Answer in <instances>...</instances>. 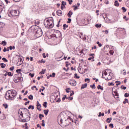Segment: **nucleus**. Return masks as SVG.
I'll list each match as a JSON object with an SVG mask.
<instances>
[{"label":"nucleus","instance_id":"obj_34","mask_svg":"<svg viewBox=\"0 0 129 129\" xmlns=\"http://www.w3.org/2000/svg\"><path fill=\"white\" fill-rule=\"evenodd\" d=\"M2 60L4 61V62H9V60H8L6 57L2 58Z\"/></svg>","mask_w":129,"mask_h":129},{"label":"nucleus","instance_id":"obj_9","mask_svg":"<svg viewBox=\"0 0 129 129\" xmlns=\"http://www.w3.org/2000/svg\"><path fill=\"white\" fill-rule=\"evenodd\" d=\"M16 72L17 73H18V76H22V73H21V72H22V70L21 69H18L16 70Z\"/></svg>","mask_w":129,"mask_h":129},{"label":"nucleus","instance_id":"obj_15","mask_svg":"<svg viewBox=\"0 0 129 129\" xmlns=\"http://www.w3.org/2000/svg\"><path fill=\"white\" fill-rule=\"evenodd\" d=\"M0 66H1V68H3L4 69L6 68L7 64H5L4 63H0Z\"/></svg>","mask_w":129,"mask_h":129},{"label":"nucleus","instance_id":"obj_2","mask_svg":"<svg viewBox=\"0 0 129 129\" xmlns=\"http://www.w3.org/2000/svg\"><path fill=\"white\" fill-rule=\"evenodd\" d=\"M54 21L53 18L48 19H45L44 21V25L47 29H52L54 27Z\"/></svg>","mask_w":129,"mask_h":129},{"label":"nucleus","instance_id":"obj_41","mask_svg":"<svg viewBox=\"0 0 129 129\" xmlns=\"http://www.w3.org/2000/svg\"><path fill=\"white\" fill-rule=\"evenodd\" d=\"M1 44L4 46H6V45H7V42H6L5 41H4L2 42V43H1Z\"/></svg>","mask_w":129,"mask_h":129},{"label":"nucleus","instance_id":"obj_50","mask_svg":"<svg viewBox=\"0 0 129 129\" xmlns=\"http://www.w3.org/2000/svg\"><path fill=\"white\" fill-rule=\"evenodd\" d=\"M74 7H75L74 8V11H76V10H78V6H73Z\"/></svg>","mask_w":129,"mask_h":129},{"label":"nucleus","instance_id":"obj_42","mask_svg":"<svg viewBox=\"0 0 129 129\" xmlns=\"http://www.w3.org/2000/svg\"><path fill=\"white\" fill-rule=\"evenodd\" d=\"M29 76H31V78H33L35 75V74L29 73Z\"/></svg>","mask_w":129,"mask_h":129},{"label":"nucleus","instance_id":"obj_52","mask_svg":"<svg viewBox=\"0 0 129 129\" xmlns=\"http://www.w3.org/2000/svg\"><path fill=\"white\" fill-rule=\"evenodd\" d=\"M66 98H67V96H66V95H64V96H63V97L62 98V101H64V100H65V99H66Z\"/></svg>","mask_w":129,"mask_h":129},{"label":"nucleus","instance_id":"obj_37","mask_svg":"<svg viewBox=\"0 0 129 129\" xmlns=\"http://www.w3.org/2000/svg\"><path fill=\"white\" fill-rule=\"evenodd\" d=\"M63 30H66V28H68V25H66V24H63Z\"/></svg>","mask_w":129,"mask_h":129},{"label":"nucleus","instance_id":"obj_20","mask_svg":"<svg viewBox=\"0 0 129 129\" xmlns=\"http://www.w3.org/2000/svg\"><path fill=\"white\" fill-rule=\"evenodd\" d=\"M97 89H100V90H103V87L101 86V85H99L97 86Z\"/></svg>","mask_w":129,"mask_h":129},{"label":"nucleus","instance_id":"obj_54","mask_svg":"<svg viewBox=\"0 0 129 129\" xmlns=\"http://www.w3.org/2000/svg\"><path fill=\"white\" fill-rule=\"evenodd\" d=\"M61 101V99L60 98H58V99L56 100V102H60Z\"/></svg>","mask_w":129,"mask_h":129},{"label":"nucleus","instance_id":"obj_24","mask_svg":"<svg viewBox=\"0 0 129 129\" xmlns=\"http://www.w3.org/2000/svg\"><path fill=\"white\" fill-rule=\"evenodd\" d=\"M28 98H29V99H30L31 100H33V99H34V97L32 95H30L28 96Z\"/></svg>","mask_w":129,"mask_h":129},{"label":"nucleus","instance_id":"obj_57","mask_svg":"<svg viewBox=\"0 0 129 129\" xmlns=\"http://www.w3.org/2000/svg\"><path fill=\"white\" fill-rule=\"evenodd\" d=\"M74 91H72L70 95V96H72V95H74Z\"/></svg>","mask_w":129,"mask_h":129},{"label":"nucleus","instance_id":"obj_4","mask_svg":"<svg viewBox=\"0 0 129 129\" xmlns=\"http://www.w3.org/2000/svg\"><path fill=\"white\" fill-rule=\"evenodd\" d=\"M20 15V11L17 10H12L10 11L9 14V16L11 18H13V17H18Z\"/></svg>","mask_w":129,"mask_h":129},{"label":"nucleus","instance_id":"obj_16","mask_svg":"<svg viewBox=\"0 0 129 129\" xmlns=\"http://www.w3.org/2000/svg\"><path fill=\"white\" fill-rule=\"evenodd\" d=\"M112 119V118H107V119L106 120V122L108 123H110V122L111 121V120Z\"/></svg>","mask_w":129,"mask_h":129},{"label":"nucleus","instance_id":"obj_10","mask_svg":"<svg viewBox=\"0 0 129 129\" xmlns=\"http://www.w3.org/2000/svg\"><path fill=\"white\" fill-rule=\"evenodd\" d=\"M112 79V76L109 74L108 75V77L105 79V80H106L107 81H109V80H111Z\"/></svg>","mask_w":129,"mask_h":129},{"label":"nucleus","instance_id":"obj_56","mask_svg":"<svg viewBox=\"0 0 129 129\" xmlns=\"http://www.w3.org/2000/svg\"><path fill=\"white\" fill-rule=\"evenodd\" d=\"M3 106H4L5 108H8V104H4Z\"/></svg>","mask_w":129,"mask_h":129},{"label":"nucleus","instance_id":"obj_30","mask_svg":"<svg viewBox=\"0 0 129 129\" xmlns=\"http://www.w3.org/2000/svg\"><path fill=\"white\" fill-rule=\"evenodd\" d=\"M46 71V70H42V71L39 73V74H45V72Z\"/></svg>","mask_w":129,"mask_h":129},{"label":"nucleus","instance_id":"obj_48","mask_svg":"<svg viewBox=\"0 0 129 129\" xmlns=\"http://www.w3.org/2000/svg\"><path fill=\"white\" fill-rule=\"evenodd\" d=\"M61 5L62 6H66V2H64V1H62L61 2Z\"/></svg>","mask_w":129,"mask_h":129},{"label":"nucleus","instance_id":"obj_39","mask_svg":"<svg viewBox=\"0 0 129 129\" xmlns=\"http://www.w3.org/2000/svg\"><path fill=\"white\" fill-rule=\"evenodd\" d=\"M15 46H10V47H7V49H15Z\"/></svg>","mask_w":129,"mask_h":129},{"label":"nucleus","instance_id":"obj_32","mask_svg":"<svg viewBox=\"0 0 129 129\" xmlns=\"http://www.w3.org/2000/svg\"><path fill=\"white\" fill-rule=\"evenodd\" d=\"M90 87L91 88H92V89H95L96 87H95V84H93V85H90Z\"/></svg>","mask_w":129,"mask_h":129},{"label":"nucleus","instance_id":"obj_8","mask_svg":"<svg viewBox=\"0 0 129 129\" xmlns=\"http://www.w3.org/2000/svg\"><path fill=\"white\" fill-rule=\"evenodd\" d=\"M69 84H70L72 86H75L77 85V83L76 82V81L71 80L70 81H69Z\"/></svg>","mask_w":129,"mask_h":129},{"label":"nucleus","instance_id":"obj_27","mask_svg":"<svg viewBox=\"0 0 129 129\" xmlns=\"http://www.w3.org/2000/svg\"><path fill=\"white\" fill-rule=\"evenodd\" d=\"M69 65H71V63L68 61L66 62V67H68Z\"/></svg>","mask_w":129,"mask_h":129},{"label":"nucleus","instance_id":"obj_28","mask_svg":"<svg viewBox=\"0 0 129 129\" xmlns=\"http://www.w3.org/2000/svg\"><path fill=\"white\" fill-rule=\"evenodd\" d=\"M95 27H96V28H97L98 29L99 28H101V24H96Z\"/></svg>","mask_w":129,"mask_h":129},{"label":"nucleus","instance_id":"obj_33","mask_svg":"<svg viewBox=\"0 0 129 129\" xmlns=\"http://www.w3.org/2000/svg\"><path fill=\"white\" fill-rule=\"evenodd\" d=\"M121 10L123 11V13H125V12H126V9L124 7H122Z\"/></svg>","mask_w":129,"mask_h":129},{"label":"nucleus","instance_id":"obj_35","mask_svg":"<svg viewBox=\"0 0 129 129\" xmlns=\"http://www.w3.org/2000/svg\"><path fill=\"white\" fill-rule=\"evenodd\" d=\"M6 73H8L7 75H8V76H13V74H12L11 72H8L6 71Z\"/></svg>","mask_w":129,"mask_h":129},{"label":"nucleus","instance_id":"obj_23","mask_svg":"<svg viewBox=\"0 0 129 129\" xmlns=\"http://www.w3.org/2000/svg\"><path fill=\"white\" fill-rule=\"evenodd\" d=\"M88 60H89V61H90V60H92V62H93L95 61L94 60V56H92V57H89L88 58Z\"/></svg>","mask_w":129,"mask_h":129},{"label":"nucleus","instance_id":"obj_1","mask_svg":"<svg viewBox=\"0 0 129 129\" xmlns=\"http://www.w3.org/2000/svg\"><path fill=\"white\" fill-rule=\"evenodd\" d=\"M16 96H17V91L15 90L7 91L5 95L7 100H14V98Z\"/></svg>","mask_w":129,"mask_h":129},{"label":"nucleus","instance_id":"obj_47","mask_svg":"<svg viewBox=\"0 0 129 129\" xmlns=\"http://www.w3.org/2000/svg\"><path fill=\"white\" fill-rule=\"evenodd\" d=\"M42 88L43 89H40V90H39V92H41V91H44V90H45V87H42Z\"/></svg>","mask_w":129,"mask_h":129},{"label":"nucleus","instance_id":"obj_29","mask_svg":"<svg viewBox=\"0 0 129 129\" xmlns=\"http://www.w3.org/2000/svg\"><path fill=\"white\" fill-rule=\"evenodd\" d=\"M47 104H48V103L47 102H44L43 104V106L46 108V107H47Z\"/></svg>","mask_w":129,"mask_h":129},{"label":"nucleus","instance_id":"obj_6","mask_svg":"<svg viewBox=\"0 0 129 129\" xmlns=\"http://www.w3.org/2000/svg\"><path fill=\"white\" fill-rule=\"evenodd\" d=\"M115 88H113L112 90V95L114 96V98H119V95L117 93V89H115Z\"/></svg>","mask_w":129,"mask_h":129},{"label":"nucleus","instance_id":"obj_21","mask_svg":"<svg viewBox=\"0 0 129 129\" xmlns=\"http://www.w3.org/2000/svg\"><path fill=\"white\" fill-rule=\"evenodd\" d=\"M123 104H125V103H128V100L126 98H125L124 100L123 101Z\"/></svg>","mask_w":129,"mask_h":129},{"label":"nucleus","instance_id":"obj_45","mask_svg":"<svg viewBox=\"0 0 129 129\" xmlns=\"http://www.w3.org/2000/svg\"><path fill=\"white\" fill-rule=\"evenodd\" d=\"M40 63H46V61L45 60H44V59H41L40 61Z\"/></svg>","mask_w":129,"mask_h":129},{"label":"nucleus","instance_id":"obj_3","mask_svg":"<svg viewBox=\"0 0 129 129\" xmlns=\"http://www.w3.org/2000/svg\"><path fill=\"white\" fill-rule=\"evenodd\" d=\"M60 121L61 124H60V125L61 126V127H65L66 126H68V125H69L70 124L68 119H67L66 118H64L63 115H61Z\"/></svg>","mask_w":129,"mask_h":129},{"label":"nucleus","instance_id":"obj_31","mask_svg":"<svg viewBox=\"0 0 129 129\" xmlns=\"http://www.w3.org/2000/svg\"><path fill=\"white\" fill-rule=\"evenodd\" d=\"M115 83H116V86H118V85H120L121 83H120V82H119L118 81H116Z\"/></svg>","mask_w":129,"mask_h":129},{"label":"nucleus","instance_id":"obj_36","mask_svg":"<svg viewBox=\"0 0 129 129\" xmlns=\"http://www.w3.org/2000/svg\"><path fill=\"white\" fill-rule=\"evenodd\" d=\"M121 89H123V90H125L126 89V87L123 86V85L121 86L120 87Z\"/></svg>","mask_w":129,"mask_h":129},{"label":"nucleus","instance_id":"obj_63","mask_svg":"<svg viewBox=\"0 0 129 129\" xmlns=\"http://www.w3.org/2000/svg\"><path fill=\"white\" fill-rule=\"evenodd\" d=\"M51 75L52 77H55V76H56V74L55 73H53Z\"/></svg>","mask_w":129,"mask_h":129},{"label":"nucleus","instance_id":"obj_62","mask_svg":"<svg viewBox=\"0 0 129 129\" xmlns=\"http://www.w3.org/2000/svg\"><path fill=\"white\" fill-rule=\"evenodd\" d=\"M21 28H24V27H25V24H24L23 23H21Z\"/></svg>","mask_w":129,"mask_h":129},{"label":"nucleus","instance_id":"obj_7","mask_svg":"<svg viewBox=\"0 0 129 129\" xmlns=\"http://www.w3.org/2000/svg\"><path fill=\"white\" fill-rule=\"evenodd\" d=\"M36 37H37L38 38H40V37H41V36L43 35V31H42V29L40 28H39L38 29H37L36 31Z\"/></svg>","mask_w":129,"mask_h":129},{"label":"nucleus","instance_id":"obj_22","mask_svg":"<svg viewBox=\"0 0 129 129\" xmlns=\"http://www.w3.org/2000/svg\"><path fill=\"white\" fill-rule=\"evenodd\" d=\"M31 108L33 110V109H35V106H32V105H29L28 107V109H31Z\"/></svg>","mask_w":129,"mask_h":129},{"label":"nucleus","instance_id":"obj_55","mask_svg":"<svg viewBox=\"0 0 129 129\" xmlns=\"http://www.w3.org/2000/svg\"><path fill=\"white\" fill-rule=\"evenodd\" d=\"M69 2L70 5H72V2H73V0H68Z\"/></svg>","mask_w":129,"mask_h":129},{"label":"nucleus","instance_id":"obj_11","mask_svg":"<svg viewBox=\"0 0 129 129\" xmlns=\"http://www.w3.org/2000/svg\"><path fill=\"white\" fill-rule=\"evenodd\" d=\"M112 48H114V47L108 45H106L104 46V49H112Z\"/></svg>","mask_w":129,"mask_h":129},{"label":"nucleus","instance_id":"obj_61","mask_svg":"<svg viewBox=\"0 0 129 129\" xmlns=\"http://www.w3.org/2000/svg\"><path fill=\"white\" fill-rule=\"evenodd\" d=\"M109 126H111L112 128H113V123H110L109 124Z\"/></svg>","mask_w":129,"mask_h":129},{"label":"nucleus","instance_id":"obj_44","mask_svg":"<svg viewBox=\"0 0 129 129\" xmlns=\"http://www.w3.org/2000/svg\"><path fill=\"white\" fill-rule=\"evenodd\" d=\"M109 53H110V54L111 55H113V53H114V51H113V50H111L109 51Z\"/></svg>","mask_w":129,"mask_h":129},{"label":"nucleus","instance_id":"obj_43","mask_svg":"<svg viewBox=\"0 0 129 129\" xmlns=\"http://www.w3.org/2000/svg\"><path fill=\"white\" fill-rule=\"evenodd\" d=\"M108 85L109 86H114V84H113V83H109Z\"/></svg>","mask_w":129,"mask_h":129},{"label":"nucleus","instance_id":"obj_5","mask_svg":"<svg viewBox=\"0 0 129 129\" xmlns=\"http://www.w3.org/2000/svg\"><path fill=\"white\" fill-rule=\"evenodd\" d=\"M14 82L15 83H18V82H22L23 81V77L20 76H16L14 79Z\"/></svg>","mask_w":129,"mask_h":129},{"label":"nucleus","instance_id":"obj_13","mask_svg":"<svg viewBox=\"0 0 129 129\" xmlns=\"http://www.w3.org/2000/svg\"><path fill=\"white\" fill-rule=\"evenodd\" d=\"M104 19L105 20V23H106L107 24H109V23H110V19L108 18L105 19V18L104 17Z\"/></svg>","mask_w":129,"mask_h":129},{"label":"nucleus","instance_id":"obj_64","mask_svg":"<svg viewBox=\"0 0 129 129\" xmlns=\"http://www.w3.org/2000/svg\"><path fill=\"white\" fill-rule=\"evenodd\" d=\"M37 127H39L40 128H41V125H40V124H38L37 125Z\"/></svg>","mask_w":129,"mask_h":129},{"label":"nucleus","instance_id":"obj_19","mask_svg":"<svg viewBox=\"0 0 129 129\" xmlns=\"http://www.w3.org/2000/svg\"><path fill=\"white\" fill-rule=\"evenodd\" d=\"M24 110H25V111H26V112H27V113H28V114H29V115H31V113H30V111H29L28 110V109L24 108Z\"/></svg>","mask_w":129,"mask_h":129},{"label":"nucleus","instance_id":"obj_17","mask_svg":"<svg viewBox=\"0 0 129 129\" xmlns=\"http://www.w3.org/2000/svg\"><path fill=\"white\" fill-rule=\"evenodd\" d=\"M43 112L45 115H48V113H49V109L44 110Z\"/></svg>","mask_w":129,"mask_h":129},{"label":"nucleus","instance_id":"obj_59","mask_svg":"<svg viewBox=\"0 0 129 129\" xmlns=\"http://www.w3.org/2000/svg\"><path fill=\"white\" fill-rule=\"evenodd\" d=\"M67 23H68L69 24H70V23H71V19L69 18L68 21L67 22Z\"/></svg>","mask_w":129,"mask_h":129},{"label":"nucleus","instance_id":"obj_40","mask_svg":"<svg viewBox=\"0 0 129 129\" xmlns=\"http://www.w3.org/2000/svg\"><path fill=\"white\" fill-rule=\"evenodd\" d=\"M70 90H71L70 88L66 89V91L67 93H69V92H70Z\"/></svg>","mask_w":129,"mask_h":129},{"label":"nucleus","instance_id":"obj_60","mask_svg":"<svg viewBox=\"0 0 129 129\" xmlns=\"http://www.w3.org/2000/svg\"><path fill=\"white\" fill-rule=\"evenodd\" d=\"M67 15L69 17V18H71V14H70V12H69Z\"/></svg>","mask_w":129,"mask_h":129},{"label":"nucleus","instance_id":"obj_25","mask_svg":"<svg viewBox=\"0 0 129 129\" xmlns=\"http://www.w3.org/2000/svg\"><path fill=\"white\" fill-rule=\"evenodd\" d=\"M36 103H37V105H36L37 107H42V106H41V104H40L39 101H37Z\"/></svg>","mask_w":129,"mask_h":129},{"label":"nucleus","instance_id":"obj_38","mask_svg":"<svg viewBox=\"0 0 129 129\" xmlns=\"http://www.w3.org/2000/svg\"><path fill=\"white\" fill-rule=\"evenodd\" d=\"M75 78H76L77 79H79V78H80V77L77 76V74H75Z\"/></svg>","mask_w":129,"mask_h":129},{"label":"nucleus","instance_id":"obj_26","mask_svg":"<svg viewBox=\"0 0 129 129\" xmlns=\"http://www.w3.org/2000/svg\"><path fill=\"white\" fill-rule=\"evenodd\" d=\"M42 117H44V115L42 114H39V118H40V120H42Z\"/></svg>","mask_w":129,"mask_h":129},{"label":"nucleus","instance_id":"obj_49","mask_svg":"<svg viewBox=\"0 0 129 129\" xmlns=\"http://www.w3.org/2000/svg\"><path fill=\"white\" fill-rule=\"evenodd\" d=\"M128 96H129V94H128V93H125L124 94V97H128Z\"/></svg>","mask_w":129,"mask_h":129},{"label":"nucleus","instance_id":"obj_14","mask_svg":"<svg viewBox=\"0 0 129 129\" xmlns=\"http://www.w3.org/2000/svg\"><path fill=\"white\" fill-rule=\"evenodd\" d=\"M86 87H87V83L82 85L81 89H84V88H86Z\"/></svg>","mask_w":129,"mask_h":129},{"label":"nucleus","instance_id":"obj_58","mask_svg":"<svg viewBox=\"0 0 129 129\" xmlns=\"http://www.w3.org/2000/svg\"><path fill=\"white\" fill-rule=\"evenodd\" d=\"M87 81H90V79L87 78L85 79V82H87Z\"/></svg>","mask_w":129,"mask_h":129},{"label":"nucleus","instance_id":"obj_12","mask_svg":"<svg viewBox=\"0 0 129 129\" xmlns=\"http://www.w3.org/2000/svg\"><path fill=\"white\" fill-rule=\"evenodd\" d=\"M56 14L57 16H59V17H61L62 16V11L61 10H57L56 12Z\"/></svg>","mask_w":129,"mask_h":129},{"label":"nucleus","instance_id":"obj_18","mask_svg":"<svg viewBox=\"0 0 129 129\" xmlns=\"http://www.w3.org/2000/svg\"><path fill=\"white\" fill-rule=\"evenodd\" d=\"M114 6L115 7H119V3H118V1H115Z\"/></svg>","mask_w":129,"mask_h":129},{"label":"nucleus","instance_id":"obj_53","mask_svg":"<svg viewBox=\"0 0 129 129\" xmlns=\"http://www.w3.org/2000/svg\"><path fill=\"white\" fill-rule=\"evenodd\" d=\"M123 19H124V20H125L126 21H128V18H126V16H124L123 17Z\"/></svg>","mask_w":129,"mask_h":129},{"label":"nucleus","instance_id":"obj_51","mask_svg":"<svg viewBox=\"0 0 129 129\" xmlns=\"http://www.w3.org/2000/svg\"><path fill=\"white\" fill-rule=\"evenodd\" d=\"M14 69H15V67H12L11 68H10V70L11 71H14Z\"/></svg>","mask_w":129,"mask_h":129},{"label":"nucleus","instance_id":"obj_46","mask_svg":"<svg viewBox=\"0 0 129 129\" xmlns=\"http://www.w3.org/2000/svg\"><path fill=\"white\" fill-rule=\"evenodd\" d=\"M10 51V49H4L3 52H9Z\"/></svg>","mask_w":129,"mask_h":129}]
</instances>
